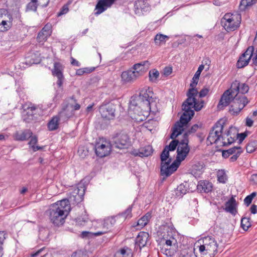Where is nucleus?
Segmentation results:
<instances>
[{"mask_svg":"<svg viewBox=\"0 0 257 257\" xmlns=\"http://www.w3.org/2000/svg\"><path fill=\"white\" fill-rule=\"evenodd\" d=\"M179 121H178L176 122V123L175 124L174 127L172 128V134H171V136H170V138L173 139V140L172 141L169 145L168 146H166L163 151H162L161 155H160V158H161V166L162 165H164L165 162H166V160H167V159H170L169 158V151H174L176 149V147L178 146V145H179V141L177 140H174L175 138H176L179 135L181 134L184 131V127L187 124V123H188V122L186 123H184L183 124H182V130H180V133L177 135V136H175V137H173V138H172V135L173 134V133L174 132V131L175 130V127H176V124H177V123L178 122H179Z\"/></svg>","mask_w":257,"mask_h":257,"instance_id":"5","label":"nucleus"},{"mask_svg":"<svg viewBox=\"0 0 257 257\" xmlns=\"http://www.w3.org/2000/svg\"><path fill=\"white\" fill-rule=\"evenodd\" d=\"M69 11L68 7L67 5H64L61 9L60 12L57 14L58 16H61L63 15L66 14Z\"/></svg>","mask_w":257,"mask_h":257,"instance_id":"55","label":"nucleus"},{"mask_svg":"<svg viewBox=\"0 0 257 257\" xmlns=\"http://www.w3.org/2000/svg\"><path fill=\"white\" fill-rule=\"evenodd\" d=\"M172 72V68L170 67H166L163 70V74L165 76H169Z\"/></svg>","mask_w":257,"mask_h":257,"instance_id":"61","label":"nucleus"},{"mask_svg":"<svg viewBox=\"0 0 257 257\" xmlns=\"http://www.w3.org/2000/svg\"><path fill=\"white\" fill-rule=\"evenodd\" d=\"M190 190L189 184L188 182L185 181L184 183L180 184L176 190L175 197L180 199Z\"/></svg>","mask_w":257,"mask_h":257,"instance_id":"25","label":"nucleus"},{"mask_svg":"<svg viewBox=\"0 0 257 257\" xmlns=\"http://www.w3.org/2000/svg\"><path fill=\"white\" fill-rule=\"evenodd\" d=\"M153 148L150 145H148L144 147H142L139 149V153L135 154L136 156H140L141 157H148L150 156L153 153Z\"/></svg>","mask_w":257,"mask_h":257,"instance_id":"31","label":"nucleus"},{"mask_svg":"<svg viewBox=\"0 0 257 257\" xmlns=\"http://www.w3.org/2000/svg\"><path fill=\"white\" fill-rule=\"evenodd\" d=\"M115 222V220L114 218L112 217H111L110 218H108L107 219L105 220L104 221V223H103V230L107 229V228L108 227L107 230L108 231V229L109 227L107 226L109 225V223H110L111 224L110 226V227H111L112 226L113 224H114Z\"/></svg>","mask_w":257,"mask_h":257,"instance_id":"52","label":"nucleus"},{"mask_svg":"<svg viewBox=\"0 0 257 257\" xmlns=\"http://www.w3.org/2000/svg\"><path fill=\"white\" fill-rule=\"evenodd\" d=\"M150 65V64L149 61H145L135 64L132 69L134 71L138 72L139 76L140 77L149 68Z\"/></svg>","mask_w":257,"mask_h":257,"instance_id":"26","label":"nucleus"},{"mask_svg":"<svg viewBox=\"0 0 257 257\" xmlns=\"http://www.w3.org/2000/svg\"><path fill=\"white\" fill-rule=\"evenodd\" d=\"M257 148V141H251L248 143L246 146V152L249 153L253 152Z\"/></svg>","mask_w":257,"mask_h":257,"instance_id":"47","label":"nucleus"},{"mask_svg":"<svg viewBox=\"0 0 257 257\" xmlns=\"http://www.w3.org/2000/svg\"><path fill=\"white\" fill-rule=\"evenodd\" d=\"M115 105L112 103L102 104L99 106V112L103 118L112 119L115 117Z\"/></svg>","mask_w":257,"mask_h":257,"instance_id":"13","label":"nucleus"},{"mask_svg":"<svg viewBox=\"0 0 257 257\" xmlns=\"http://www.w3.org/2000/svg\"><path fill=\"white\" fill-rule=\"evenodd\" d=\"M204 68V65H200L192 78V82L190 84V88L188 89L186 94L187 98L182 104V110L184 112L180 117V121L176 124L175 130L172 138L177 136L180 133V130H182V124L189 122L193 116L194 111L192 108L198 111L200 110L204 106V101L202 99H197L198 91L196 88L200 74Z\"/></svg>","mask_w":257,"mask_h":257,"instance_id":"1","label":"nucleus"},{"mask_svg":"<svg viewBox=\"0 0 257 257\" xmlns=\"http://www.w3.org/2000/svg\"><path fill=\"white\" fill-rule=\"evenodd\" d=\"M36 112H34L27 109L26 114L24 116V120L27 122H30L31 121L36 118Z\"/></svg>","mask_w":257,"mask_h":257,"instance_id":"43","label":"nucleus"},{"mask_svg":"<svg viewBox=\"0 0 257 257\" xmlns=\"http://www.w3.org/2000/svg\"><path fill=\"white\" fill-rule=\"evenodd\" d=\"M253 46H249L245 52L239 57L236 63V67L238 68H242L247 66L253 55Z\"/></svg>","mask_w":257,"mask_h":257,"instance_id":"15","label":"nucleus"},{"mask_svg":"<svg viewBox=\"0 0 257 257\" xmlns=\"http://www.w3.org/2000/svg\"><path fill=\"white\" fill-rule=\"evenodd\" d=\"M171 246V245H176L178 246V242L177 239L175 238L173 236H170L169 238L166 239L165 240V244L164 246Z\"/></svg>","mask_w":257,"mask_h":257,"instance_id":"51","label":"nucleus"},{"mask_svg":"<svg viewBox=\"0 0 257 257\" xmlns=\"http://www.w3.org/2000/svg\"><path fill=\"white\" fill-rule=\"evenodd\" d=\"M135 13L138 16L144 14L150 10V6L148 2L145 0H137L134 5Z\"/></svg>","mask_w":257,"mask_h":257,"instance_id":"18","label":"nucleus"},{"mask_svg":"<svg viewBox=\"0 0 257 257\" xmlns=\"http://www.w3.org/2000/svg\"><path fill=\"white\" fill-rule=\"evenodd\" d=\"M32 132L29 130H25L17 132L15 135V139L17 141H25L30 138L32 135Z\"/></svg>","mask_w":257,"mask_h":257,"instance_id":"27","label":"nucleus"},{"mask_svg":"<svg viewBox=\"0 0 257 257\" xmlns=\"http://www.w3.org/2000/svg\"><path fill=\"white\" fill-rule=\"evenodd\" d=\"M133 205H130L125 210L118 214V216L123 217L124 219L130 218L132 217Z\"/></svg>","mask_w":257,"mask_h":257,"instance_id":"48","label":"nucleus"},{"mask_svg":"<svg viewBox=\"0 0 257 257\" xmlns=\"http://www.w3.org/2000/svg\"><path fill=\"white\" fill-rule=\"evenodd\" d=\"M9 20H3L0 22V31L5 32L10 29L12 25V18L10 15H8ZM3 14H0V18H3Z\"/></svg>","mask_w":257,"mask_h":257,"instance_id":"28","label":"nucleus"},{"mask_svg":"<svg viewBox=\"0 0 257 257\" xmlns=\"http://www.w3.org/2000/svg\"><path fill=\"white\" fill-rule=\"evenodd\" d=\"M178 246L170 245L164 246L161 248V251L168 256H172L176 252Z\"/></svg>","mask_w":257,"mask_h":257,"instance_id":"32","label":"nucleus"},{"mask_svg":"<svg viewBox=\"0 0 257 257\" xmlns=\"http://www.w3.org/2000/svg\"><path fill=\"white\" fill-rule=\"evenodd\" d=\"M67 108H71V110L74 112V110L80 109L81 106L77 102V100L74 96H72L68 99V104L66 105Z\"/></svg>","mask_w":257,"mask_h":257,"instance_id":"33","label":"nucleus"},{"mask_svg":"<svg viewBox=\"0 0 257 257\" xmlns=\"http://www.w3.org/2000/svg\"><path fill=\"white\" fill-rule=\"evenodd\" d=\"M209 92V89L207 88H204L201 90V91L198 93L199 94V97L200 98L205 97L207 95Z\"/></svg>","mask_w":257,"mask_h":257,"instance_id":"58","label":"nucleus"},{"mask_svg":"<svg viewBox=\"0 0 257 257\" xmlns=\"http://www.w3.org/2000/svg\"><path fill=\"white\" fill-rule=\"evenodd\" d=\"M202 244L199 246L201 257H214L217 252L218 244L215 239L210 236L202 239Z\"/></svg>","mask_w":257,"mask_h":257,"instance_id":"4","label":"nucleus"},{"mask_svg":"<svg viewBox=\"0 0 257 257\" xmlns=\"http://www.w3.org/2000/svg\"><path fill=\"white\" fill-rule=\"evenodd\" d=\"M240 21V15L227 13L222 18L221 24L227 31H233L239 26Z\"/></svg>","mask_w":257,"mask_h":257,"instance_id":"6","label":"nucleus"},{"mask_svg":"<svg viewBox=\"0 0 257 257\" xmlns=\"http://www.w3.org/2000/svg\"><path fill=\"white\" fill-rule=\"evenodd\" d=\"M236 90H232L230 88L223 93L217 105L219 109H223L228 105L231 101H233L235 97L239 96L236 95Z\"/></svg>","mask_w":257,"mask_h":257,"instance_id":"12","label":"nucleus"},{"mask_svg":"<svg viewBox=\"0 0 257 257\" xmlns=\"http://www.w3.org/2000/svg\"><path fill=\"white\" fill-rule=\"evenodd\" d=\"M250 210L251 213L253 214L257 213V205L252 204L250 207Z\"/></svg>","mask_w":257,"mask_h":257,"instance_id":"64","label":"nucleus"},{"mask_svg":"<svg viewBox=\"0 0 257 257\" xmlns=\"http://www.w3.org/2000/svg\"><path fill=\"white\" fill-rule=\"evenodd\" d=\"M114 257H133L132 250L129 247L125 246L117 251Z\"/></svg>","mask_w":257,"mask_h":257,"instance_id":"30","label":"nucleus"},{"mask_svg":"<svg viewBox=\"0 0 257 257\" xmlns=\"http://www.w3.org/2000/svg\"><path fill=\"white\" fill-rule=\"evenodd\" d=\"M30 138H31V140L29 142V145L32 148L34 152L42 149V147L38 146H35L38 142V138L36 136H32V135Z\"/></svg>","mask_w":257,"mask_h":257,"instance_id":"40","label":"nucleus"},{"mask_svg":"<svg viewBox=\"0 0 257 257\" xmlns=\"http://www.w3.org/2000/svg\"><path fill=\"white\" fill-rule=\"evenodd\" d=\"M235 135L236 138L238 139L239 143H241L246 137V135L245 133L236 134L235 133Z\"/></svg>","mask_w":257,"mask_h":257,"instance_id":"60","label":"nucleus"},{"mask_svg":"<svg viewBox=\"0 0 257 257\" xmlns=\"http://www.w3.org/2000/svg\"><path fill=\"white\" fill-rule=\"evenodd\" d=\"M71 64L73 66L77 67L80 66V63L73 57H71Z\"/></svg>","mask_w":257,"mask_h":257,"instance_id":"63","label":"nucleus"},{"mask_svg":"<svg viewBox=\"0 0 257 257\" xmlns=\"http://www.w3.org/2000/svg\"><path fill=\"white\" fill-rule=\"evenodd\" d=\"M242 152V151H239L238 152H237L235 153V154L233 155L230 158L229 161L231 162H235L237 160V158L239 157V156L240 155L241 153Z\"/></svg>","mask_w":257,"mask_h":257,"instance_id":"57","label":"nucleus"},{"mask_svg":"<svg viewBox=\"0 0 257 257\" xmlns=\"http://www.w3.org/2000/svg\"><path fill=\"white\" fill-rule=\"evenodd\" d=\"M113 145L116 148L122 149L127 148L130 143V139L128 135L121 132L113 137Z\"/></svg>","mask_w":257,"mask_h":257,"instance_id":"11","label":"nucleus"},{"mask_svg":"<svg viewBox=\"0 0 257 257\" xmlns=\"http://www.w3.org/2000/svg\"><path fill=\"white\" fill-rule=\"evenodd\" d=\"M87 184L88 182L84 178L77 184V186L75 187L70 193L69 199L71 202L78 204L83 201Z\"/></svg>","mask_w":257,"mask_h":257,"instance_id":"7","label":"nucleus"},{"mask_svg":"<svg viewBox=\"0 0 257 257\" xmlns=\"http://www.w3.org/2000/svg\"><path fill=\"white\" fill-rule=\"evenodd\" d=\"M256 196V193L255 192H253L251 193L250 195H247L244 199V203L247 206H249L253 198H254Z\"/></svg>","mask_w":257,"mask_h":257,"instance_id":"50","label":"nucleus"},{"mask_svg":"<svg viewBox=\"0 0 257 257\" xmlns=\"http://www.w3.org/2000/svg\"><path fill=\"white\" fill-rule=\"evenodd\" d=\"M227 150L228 152L229 155H230L235 154V153H236L237 152H238L239 150L242 151L241 148L239 146L234 147L230 148Z\"/></svg>","mask_w":257,"mask_h":257,"instance_id":"54","label":"nucleus"},{"mask_svg":"<svg viewBox=\"0 0 257 257\" xmlns=\"http://www.w3.org/2000/svg\"><path fill=\"white\" fill-rule=\"evenodd\" d=\"M196 188L200 192L207 193L212 191L213 185L208 180H200L198 181Z\"/></svg>","mask_w":257,"mask_h":257,"instance_id":"24","label":"nucleus"},{"mask_svg":"<svg viewBox=\"0 0 257 257\" xmlns=\"http://www.w3.org/2000/svg\"><path fill=\"white\" fill-rule=\"evenodd\" d=\"M67 108L66 107V108H64L58 114V116L60 119L63 121H66L68 120V118L73 116L74 114V112H73L72 110L69 111Z\"/></svg>","mask_w":257,"mask_h":257,"instance_id":"34","label":"nucleus"},{"mask_svg":"<svg viewBox=\"0 0 257 257\" xmlns=\"http://www.w3.org/2000/svg\"><path fill=\"white\" fill-rule=\"evenodd\" d=\"M87 217H78L77 218L75 219L76 222L77 224L79 225H84L85 223L88 220Z\"/></svg>","mask_w":257,"mask_h":257,"instance_id":"53","label":"nucleus"},{"mask_svg":"<svg viewBox=\"0 0 257 257\" xmlns=\"http://www.w3.org/2000/svg\"><path fill=\"white\" fill-rule=\"evenodd\" d=\"M61 120L58 115L55 116L50 120L48 123V127L50 131H54L58 127V121Z\"/></svg>","mask_w":257,"mask_h":257,"instance_id":"35","label":"nucleus"},{"mask_svg":"<svg viewBox=\"0 0 257 257\" xmlns=\"http://www.w3.org/2000/svg\"><path fill=\"white\" fill-rule=\"evenodd\" d=\"M49 2L50 0H38L37 5L41 8H45L48 6Z\"/></svg>","mask_w":257,"mask_h":257,"instance_id":"56","label":"nucleus"},{"mask_svg":"<svg viewBox=\"0 0 257 257\" xmlns=\"http://www.w3.org/2000/svg\"><path fill=\"white\" fill-rule=\"evenodd\" d=\"M188 142V135L187 133H185L183 135V140L179 141L177 147L176 161L174 162L171 165H169L171 162V159H169L167 162H165L164 165H162L161 167V175L168 176L177 169L180 162L185 160L190 151Z\"/></svg>","mask_w":257,"mask_h":257,"instance_id":"2","label":"nucleus"},{"mask_svg":"<svg viewBox=\"0 0 257 257\" xmlns=\"http://www.w3.org/2000/svg\"><path fill=\"white\" fill-rule=\"evenodd\" d=\"M151 218V214L150 213H146L145 215L140 218L138 221V225L142 228L147 224Z\"/></svg>","mask_w":257,"mask_h":257,"instance_id":"37","label":"nucleus"},{"mask_svg":"<svg viewBox=\"0 0 257 257\" xmlns=\"http://www.w3.org/2000/svg\"><path fill=\"white\" fill-rule=\"evenodd\" d=\"M153 92L152 89L148 87L142 89L138 98V101L142 102L146 106H149L151 101L153 99Z\"/></svg>","mask_w":257,"mask_h":257,"instance_id":"16","label":"nucleus"},{"mask_svg":"<svg viewBox=\"0 0 257 257\" xmlns=\"http://www.w3.org/2000/svg\"><path fill=\"white\" fill-rule=\"evenodd\" d=\"M225 206L224 210L232 215L235 216L237 213L236 201L233 196L225 202Z\"/></svg>","mask_w":257,"mask_h":257,"instance_id":"23","label":"nucleus"},{"mask_svg":"<svg viewBox=\"0 0 257 257\" xmlns=\"http://www.w3.org/2000/svg\"><path fill=\"white\" fill-rule=\"evenodd\" d=\"M30 2L27 5L26 12H36L37 8L39 7L35 0H30Z\"/></svg>","mask_w":257,"mask_h":257,"instance_id":"45","label":"nucleus"},{"mask_svg":"<svg viewBox=\"0 0 257 257\" xmlns=\"http://www.w3.org/2000/svg\"><path fill=\"white\" fill-rule=\"evenodd\" d=\"M178 257H196V256L191 249L186 248L180 251Z\"/></svg>","mask_w":257,"mask_h":257,"instance_id":"44","label":"nucleus"},{"mask_svg":"<svg viewBox=\"0 0 257 257\" xmlns=\"http://www.w3.org/2000/svg\"><path fill=\"white\" fill-rule=\"evenodd\" d=\"M108 229V227L107 228ZM108 232L107 229L104 230H101L99 231L95 232H91L89 231H84L82 232L81 233V236L83 238L89 236L90 235H93L95 236H97L99 235H101L103 234H105L106 233Z\"/></svg>","mask_w":257,"mask_h":257,"instance_id":"38","label":"nucleus"},{"mask_svg":"<svg viewBox=\"0 0 257 257\" xmlns=\"http://www.w3.org/2000/svg\"><path fill=\"white\" fill-rule=\"evenodd\" d=\"M159 75L160 73L157 70L154 69L150 70L149 73L150 81L154 83L157 82Z\"/></svg>","mask_w":257,"mask_h":257,"instance_id":"42","label":"nucleus"},{"mask_svg":"<svg viewBox=\"0 0 257 257\" xmlns=\"http://www.w3.org/2000/svg\"><path fill=\"white\" fill-rule=\"evenodd\" d=\"M138 77H139L138 72L134 71L133 69L123 71L121 75L122 80L126 83L134 82Z\"/></svg>","mask_w":257,"mask_h":257,"instance_id":"21","label":"nucleus"},{"mask_svg":"<svg viewBox=\"0 0 257 257\" xmlns=\"http://www.w3.org/2000/svg\"><path fill=\"white\" fill-rule=\"evenodd\" d=\"M204 172V166L200 163H198L192 166L190 174L194 177H200Z\"/></svg>","mask_w":257,"mask_h":257,"instance_id":"29","label":"nucleus"},{"mask_svg":"<svg viewBox=\"0 0 257 257\" xmlns=\"http://www.w3.org/2000/svg\"><path fill=\"white\" fill-rule=\"evenodd\" d=\"M78 154L80 157L84 158L88 155L89 151L86 147L84 146H81L78 148Z\"/></svg>","mask_w":257,"mask_h":257,"instance_id":"49","label":"nucleus"},{"mask_svg":"<svg viewBox=\"0 0 257 257\" xmlns=\"http://www.w3.org/2000/svg\"><path fill=\"white\" fill-rule=\"evenodd\" d=\"M115 0H99L95 7V15H99L110 7Z\"/></svg>","mask_w":257,"mask_h":257,"instance_id":"20","label":"nucleus"},{"mask_svg":"<svg viewBox=\"0 0 257 257\" xmlns=\"http://www.w3.org/2000/svg\"><path fill=\"white\" fill-rule=\"evenodd\" d=\"M223 120H219L214 125L210 131L207 138V143H209L210 145L213 144L217 145L218 144L220 137L221 136V132L223 129Z\"/></svg>","mask_w":257,"mask_h":257,"instance_id":"8","label":"nucleus"},{"mask_svg":"<svg viewBox=\"0 0 257 257\" xmlns=\"http://www.w3.org/2000/svg\"><path fill=\"white\" fill-rule=\"evenodd\" d=\"M111 145L109 141L100 139L95 145L96 155L100 158L108 156L111 151Z\"/></svg>","mask_w":257,"mask_h":257,"instance_id":"9","label":"nucleus"},{"mask_svg":"<svg viewBox=\"0 0 257 257\" xmlns=\"http://www.w3.org/2000/svg\"><path fill=\"white\" fill-rule=\"evenodd\" d=\"M231 88L232 90L237 89V96L243 95V94L247 93L249 90V87L247 84L245 83L240 84L238 81H235L232 83Z\"/></svg>","mask_w":257,"mask_h":257,"instance_id":"22","label":"nucleus"},{"mask_svg":"<svg viewBox=\"0 0 257 257\" xmlns=\"http://www.w3.org/2000/svg\"><path fill=\"white\" fill-rule=\"evenodd\" d=\"M248 103L247 97L244 95L235 97L229 108L230 113L233 115H237Z\"/></svg>","mask_w":257,"mask_h":257,"instance_id":"10","label":"nucleus"},{"mask_svg":"<svg viewBox=\"0 0 257 257\" xmlns=\"http://www.w3.org/2000/svg\"><path fill=\"white\" fill-rule=\"evenodd\" d=\"M52 25L50 23H47L45 26L43 28L42 30L43 32H46L51 34L52 33Z\"/></svg>","mask_w":257,"mask_h":257,"instance_id":"59","label":"nucleus"},{"mask_svg":"<svg viewBox=\"0 0 257 257\" xmlns=\"http://www.w3.org/2000/svg\"><path fill=\"white\" fill-rule=\"evenodd\" d=\"M255 3L254 0H241L239 9L241 11H244L247 7L251 6Z\"/></svg>","mask_w":257,"mask_h":257,"instance_id":"39","label":"nucleus"},{"mask_svg":"<svg viewBox=\"0 0 257 257\" xmlns=\"http://www.w3.org/2000/svg\"><path fill=\"white\" fill-rule=\"evenodd\" d=\"M63 70L64 67L60 62H56L54 63V68L52 70V73L54 76L57 77L58 80L56 83L59 87L62 86L64 78L63 74Z\"/></svg>","mask_w":257,"mask_h":257,"instance_id":"17","label":"nucleus"},{"mask_svg":"<svg viewBox=\"0 0 257 257\" xmlns=\"http://www.w3.org/2000/svg\"><path fill=\"white\" fill-rule=\"evenodd\" d=\"M70 210V201L66 199L51 205L47 213L50 222L55 226H59L64 224Z\"/></svg>","mask_w":257,"mask_h":257,"instance_id":"3","label":"nucleus"},{"mask_svg":"<svg viewBox=\"0 0 257 257\" xmlns=\"http://www.w3.org/2000/svg\"><path fill=\"white\" fill-rule=\"evenodd\" d=\"M199 128V126L197 124H194L193 125L191 128H190V130H189L188 132L187 133V134L188 133H195L197 130H198V128Z\"/></svg>","mask_w":257,"mask_h":257,"instance_id":"62","label":"nucleus"},{"mask_svg":"<svg viewBox=\"0 0 257 257\" xmlns=\"http://www.w3.org/2000/svg\"><path fill=\"white\" fill-rule=\"evenodd\" d=\"M236 138L235 129L230 127L229 129L224 134L221 132V136L220 137L219 142L217 145L225 146L230 145L233 143Z\"/></svg>","mask_w":257,"mask_h":257,"instance_id":"14","label":"nucleus"},{"mask_svg":"<svg viewBox=\"0 0 257 257\" xmlns=\"http://www.w3.org/2000/svg\"><path fill=\"white\" fill-rule=\"evenodd\" d=\"M51 34L46 32H43L41 30L38 34V36L37 38V41L39 43L43 42L46 41L47 38L51 35Z\"/></svg>","mask_w":257,"mask_h":257,"instance_id":"46","label":"nucleus"},{"mask_svg":"<svg viewBox=\"0 0 257 257\" xmlns=\"http://www.w3.org/2000/svg\"><path fill=\"white\" fill-rule=\"evenodd\" d=\"M169 37L168 36L158 34L155 37V42L157 45L161 46L162 45L165 44L166 42V39H168Z\"/></svg>","mask_w":257,"mask_h":257,"instance_id":"36","label":"nucleus"},{"mask_svg":"<svg viewBox=\"0 0 257 257\" xmlns=\"http://www.w3.org/2000/svg\"><path fill=\"white\" fill-rule=\"evenodd\" d=\"M149 238V234L148 232L144 231L140 232L136 238V249L137 250L139 248V251H141L142 247L147 245Z\"/></svg>","mask_w":257,"mask_h":257,"instance_id":"19","label":"nucleus"},{"mask_svg":"<svg viewBox=\"0 0 257 257\" xmlns=\"http://www.w3.org/2000/svg\"><path fill=\"white\" fill-rule=\"evenodd\" d=\"M249 217H244L241 218L240 225L244 230L247 231L251 227V223Z\"/></svg>","mask_w":257,"mask_h":257,"instance_id":"41","label":"nucleus"}]
</instances>
